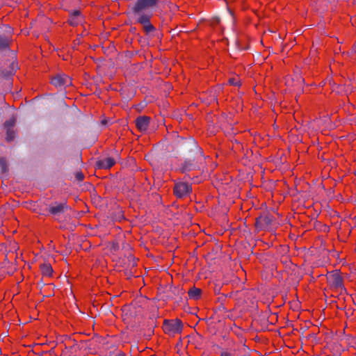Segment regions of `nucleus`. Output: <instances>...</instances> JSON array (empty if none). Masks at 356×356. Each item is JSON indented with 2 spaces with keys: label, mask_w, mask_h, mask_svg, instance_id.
Segmentation results:
<instances>
[{
  "label": "nucleus",
  "mask_w": 356,
  "mask_h": 356,
  "mask_svg": "<svg viewBox=\"0 0 356 356\" xmlns=\"http://www.w3.org/2000/svg\"><path fill=\"white\" fill-rule=\"evenodd\" d=\"M158 0H137L131 8L130 16L135 24L143 26L144 31L151 33L155 30L150 20L153 16L152 8L156 6Z\"/></svg>",
  "instance_id": "nucleus-1"
},
{
  "label": "nucleus",
  "mask_w": 356,
  "mask_h": 356,
  "mask_svg": "<svg viewBox=\"0 0 356 356\" xmlns=\"http://www.w3.org/2000/svg\"><path fill=\"white\" fill-rule=\"evenodd\" d=\"M183 324L181 320L178 318L164 320L163 323V330L164 332L170 337L181 332Z\"/></svg>",
  "instance_id": "nucleus-2"
},
{
  "label": "nucleus",
  "mask_w": 356,
  "mask_h": 356,
  "mask_svg": "<svg viewBox=\"0 0 356 356\" xmlns=\"http://www.w3.org/2000/svg\"><path fill=\"white\" fill-rule=\"evenodd\" d=\"M327 280L329 286L336 290H339L341 293L346 291L343 286V278L340 273L337 270L329 272L327 274Z\"/></svg>",
  "instance_id": "nucleus-3"
},
{
  "label": "nucleus",
  "mask_w": 356,
  "mask_h": 356,
  "mask_svg": "<svg viewBox=\"0 0 356 356\" xmlns=\"http://www.w3.org/2000/svg\"><path fill=\"white\" fill-rule=\"evenodd\" d=\"M191 191V186L188 183L178 182L175 184L174 193L177 197H184L189 194Z\"/></svg>",
  "instance_id": "nucleus-4"
},
{
  "label": "nucleus",
  "mask_w": 356,
  "mask_h": 356,
  "mask_svg": "<svg viewBox=\"0 0 356 356\" xmlns=\"http://www.w3.org/2000/svg\"><path fill=\"white\" fill-rule=\"evenodd\" d=\"M51 83L56 87H65L71 85L72 81L67 75L58 74L51 79Z\"/></svg>",
  "instance_id": "nucleus-5"
},
{
  "label": "nucleus",
  "mask_w": 356,
  "mask_h": 356,
  "mask_svg": "<svg viewBox=\"0 0 356 356\" xmlns=\"http://www.w3.org/2000/svg\"><path fill=\"white\" fill-rule=\"evenodd\" d=\"M68 209L66 202H55L49 207V213L54 217L57 218L63 213Z\"/></svg>",
  "instance_id": "nucleus-6"
},
{
  "label": "nucleus",
  "mask_w": 356,
  "mask_h": 356,
  "mask_svg": "<svg viewBox=\"0 0 356 356\" xmlns=\"http://www.w3.org/2000/svg\"><path fill=\"white\" fill-rule=\"evenodd\" d=\"M150 120L149 117L145 115L137 118L135 120L136 127L140 131H145L149 127Z\"/></svg>",
  "instance_id": "nucleus-7"
},
{
  "label": "nucleus",
  "mask_w": 356,
  "mask_h": 356,
  "mask_svg": "<svg viewBox=\"0 0 356 356\" xmlns=\"http://www.w3.org/2000/svg\"><path fill=\"white\" fill-rule=\"evenodd\" d=\"M115 164V161L111 157H106L97 162V165L99 169H109Z\"/></svg>",
  "instance_id": "nucleus-8"
},
{
  "label": "nucleus",
  "mask_w": 356,
  "mask_h": 356,
  "mask_svg": "<svg viewBox=\"0 0 356 356\" xmlns=\"http://www.w3.org/2000/svg\"><path fill=\"white\" fill-rule=\"evenodd\" d=\"M83 22V17L79 10H75L71 15L69 22L72 26H77Z\"/></svg>",
  "instance_id": "nucleus-9"
},
{
  "label": "nucleus",
  "mask_w": 356,
  "mask_h": 356,
  "mask_svg": "<svg viewBox=\"0 0 356 356\" xmlns=\"http://www.w3.org/2000/svg\"><path fill=\"white\" fill-rule=\"evenodd\" d=\"M40 270L43 276L50 277L53 273V269L50 264L44 263L40 265Z\"/></svg>",
  "instance_id": "nucleus-10"
},
{
  "label": "nucleus",
  "mask_w": 356,
  "mask_h": 356,
  "mask_svg": "<svg viewBox=\"0 0 356 356\" xmlns=\"http://www.w3.org/2000/svg\"><path fill=\"white\" fill-rule=\"evenodd\" d=\"M14 124H15L14 120L7 121L4 124L5 127L7 128V136H6L7 140H12L14 138L13 132L10 131V128H12L14 126Z\"/></svg>",
  "instance_id": "nucleus-11"
},
{
  "label": "nucleus",
  "mask_w": 356,
  "mask_h": 356,
  "mask_svg": "<svg viewBox=\"0 0 356 356\" xmlns=\"http://www.w3.org/2000/svg\"><path fill=\"white\" fill-rule=\"evenodd\" d=\"M201 293H202L201 289L195 288V287L191 289L188 292V297L191 299H193V300L199 299L201 296Z\"/></svg>",
  "instance_id": "nucleus-12"
},
{
  "label": "nucleus",
  "mask_w": 356,
  "mask_h": 356,
  "mask_svg": "<svg viewBox=\"0 0 356 356\" xmlns=\"http://www.w3.org/2000/svg\"><path fill=\"white\" fill-rule=\"evenodd\" d=\"M9 41L7 38H0V49H5L8 47Z\"/></svg>",
  "instance_id": "nucleus-13"
},
{
  "label": "nucleus",
  "mask_w": 356,
  "mask_h": 356,
  "mask_svg": "<svg viewBox=\"0 0 356 356\" xmlns=\"http://www.w3.org/2000/svg\"><path fill=\"white\" fill-rule=\"evenodd\" d=\"M239 80L238 78H231L229 79V83L232 86H239L240 83H239Z\"/></svg>",
  "instance_id": "nucleus-14"
},
{
  "label": "nucleus",
  "mask_w": 356,
  "mask_h": 356,
  "mask_svg": "<svg viewBox=\"0 0 356 356\" xmlns=\"http://www.w3.org/2000/svg\"><path fill=\"white\" fill-rule=\"evenodd\" d=\"M76 178L79 181H82L84 178V176L82 172H77L76 174Z\"/></svg>",
  "instance_id": "nucleus-15"
},
{
  "label": "nucleus",
  "mask_w": 356,
  "mask_h": 356,
  "mask_svg": "<svg viewBox=\"0 0 356 356\" xmlns=\"http://www.w3.org/2000/svg\"><path fill=\"white\" fill-rule=\"evenodd\" d=\"M220 356H235V355H234V354H233L232 353H229L227 351H224V352L221 353Z\"/></svg>",
  "instance_id": "nucleus-16"
},
{
  "label": "nucleus",
  "mask_w": 356,
  "mask_h": 356,
  "mask_svg": "<svg viewBox=\"0 0 356 356\" xmlns=\"http://www.w3.org/2000/svg\"><path fill=\"white\" fill-rule=\"evenodd\" d=\"M115 356H125V354L120 352V353H118V354H116Z\"/></svg>",
  "instance_id": "nucleus-17"
},
{
  "label": "nucleus",
  "mask_w": 356,
  "mask_h": 356,
  "mask_svg": "<svg viewBox=\"0 0 356 356\" xmlns=\"http://www.w3.org/2000/svg\"><path fill=\"white\" fill-rule=\"evenodd\" d=\"M261 220H263V218H261H261H259L257 220V223H259V222H261Z\"/></svg>",
  "instance_id": "nucleus-18"
}]
</instances>
